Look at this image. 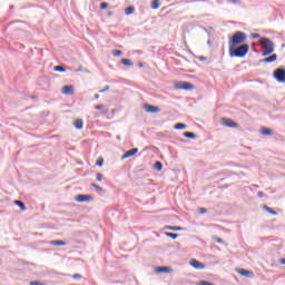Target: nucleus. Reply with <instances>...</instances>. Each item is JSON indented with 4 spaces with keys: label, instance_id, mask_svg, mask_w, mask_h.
Wrapping results in <instances>:
<instances>
[{
    "label": "nucleus",
    "instance_id": "f257e3e1",
    "mask_svg": "<svg viewBox=\"0 0 285 285\" xmlns=\"http://www.w3.org/2000/svg\"><path fill=\"white\" fill-rule=\"evenodd\" d=\"M248 50H250V46H248V43H243L238 47H229V57L244 59V57L248 55Z\"/></svg>",
    "mask_w": 285,
    "mask_h": 285
},
{
    "label": "nucleus",
    "instance_id": "f03ea898",
    "mask_svg": "<svg viewBox=\"0 0 285 285\" xmlns=\"http://www.w3.org/2000/svg\"><path fill=\"white\" fill-rule=\"evenodd\" d=\"M246 39H248V37L244 31H236L229 39L228 46L229 48L240 46V43H245Z\"/></svg>",
    "mask_w": 285,
    "mask_h": 285
},
{
    "label": "nucleus",
    "instance_id": "7ed1b4c3",
    "mask_svg": "<svg viewBox=\"0 0 285 285\" xmlns=\"http://www.w3.org/2000/svg\"><path fill=\"white\" fill-rule=\"evenodd\" d=\"M273 77L276 79V81H278V83H285V69L277 68L274 70Z\"/></svg>",
    "mask_w": 285,
    "mask_h": 285
},
{
    "label": "nucleus",
    "instance_id": "20e7f679",
    "mask_svg": "<svg viewBox=\"0 0 285 285\" xmlns=\"http://www.w3.org/2000/svg\"><path fill=\"white\" fill-rule=\"evenodd\" d=\"M177 90H194L195 85L188 81H180L176 83Z\"/></svg>",
    "mask_w": 285,
    "mask_h": 285
},
{
    "label": "nucleus",
    "instance_id": "39448f33",
    "mask_svg": "<svg viewBox=\"0 0 285 285\" xmlns=\"http://www.w3.org/2000/svg\"><path fill=\"white\" fill-rule=\"evenodd\" d=\"M92 199H95L92 195H77L75 197V200L78 202L79 204H83V202H92Z\"/></svg>",
    "mask_w": 285,
    "mask_h": 285
},
{
    "label": "nucleus",
    "instance_id": "423d86ee",
    "mask_svg": "<svg viewBox=\"0 0 285 285\" xmlns=\"http://www.w3.org/2000/svg\"><path fill=\"white\" fill-rule=\"evenodd\" d=\"M222 124L227 128H237L238 126L237 122L233 121V119H229V118H223Z\"/></svg>",
    "mask_w": 285,
    "mask_h": 285
},
{
    "label": "nucleus",
    "instance_id": "0eeeda50",
    "mask_svg": "<svg viewBox=\"0 0 285 285\" xmlns=\"http://www.w3.org/2000/svg\"><path fill=\"white\" fill-rule=\"evenodd\" d=\"M137 153H139L138 148H132L127 150L122 156L121 159H128V157H135V155H137Z\"/></svg>",
    "mask_w": 285,
    "mask_h": 285
},
{
    "label": "nucleus",
    "instance_id": "6e6552de",
    "mask_svg": "<svg viewBox=\"0 0 285 285\" xmlns=\"http://www.w3.org/2000/svg\"><path fill=\"white\" fill-rule=\"evenodd\" d=\"M190 266H193V268H196V271H203V268H205L204 264L195 258L190 261Z\"/></svg>",
    "mask_w": 285,
    "mask_h": 285
},
{
    "label": "nucleus",
    "instance_id": "1a4fd4ad",
    "mask_svg": "<svg viewBox=\"0 0 285 285\" xmlns=\"http://www.w3.org/2000/svg\"><path fill=\"white\" fill-rule=\"evenodd\" d=\"M259 43L262 46H264L265 48H271V47H275V43H273V41L268 38H261L259 39Z\"/></svg>",
    "mask_w": 285,
    "mask_h": 285
},
{
    "label": "nucleus",
    "instance_id": "9d476101",
    "mask_svg": "<svg viewBox=\"0 0 285 285\" xmlns=\"http://www.w3.org/2000/svg\"><path fill=\"white\" fill-rule=\"evenodd\" d=\"M144 110H146V112H160L159 107L148 104L144 105Z\"/></svg>",
    "mask_w": 285,
    "mask_h": 285
},
{
    "label": "nucleus",
    "instance_id": "9b49d317",
    "mask_svg": "<svg viewBox=\"0 0 285 285\" xmlns=\"http://www.w3.org/2000/svg\"><path fill=\"white\" fill-rule=\"evenodd\" d=\"M277 61V55L276 53H273L272 56L267 57V58H264L261 60V63H273Z\"/></svg>",
    "mask_w": 285,
    "mask_h": 285
},
{
    "label": "nucleus",
    "instance_id": "f8f14e48",
    "mask_svg": "<svg viewBox=\"0 0 285 285\" xmlns=\"http://www.w3.org/2000/svg\"><path fill=\"white\" fill-rule=\"evenodd\" d=\"M171 272H173V268L168 266L156 267V273H171Z\"/></svg>",
    "mask_w": 285,
    "mask_h": 285
},
{
    "label": "nucleus",
    "instance_id": "ddd939ff",
    "mask_svg": "<svg viewBox=\"0 0 285 285\" xmlns=\"http://www.w3.org/2000/svg\"><path fill=\"white\" fill-rule=\"evenodd\" d=\"M239 275L243 277H253V272L248 269L240 268L238 269Z\"/></svg>",
    "mask_w": 285,
    "mask_h": 285
},
{
    "label": "nucleus",
    "instance_id": "4468645a",
    "mask_svg": "<svg viewBox=\"0 0 285 285\" xmlns=\"http://www.w3.org/2000/svg\"><path fill=\"white\" fill-rule=\"evenodd\" d=\"M275 52V47H267L265 50H263L262 56L268 57V55H273Z\"/></svg>",
    "mask_w": 285,
    "mask_h": 285
},
{
    "label": "nucleus",
    "instance_id": "2eb2a0df",
    "mask_svg": "<svg viewBox=\"0 0 285 285\" xmlns=\"http://www.w3.org/2000/svg\"><path fill=\"white\" fill-rule=\"evenodd\" d=\"M73 90L72 86H65L62 87V95H72Z\"/></svg>",
    "mask_w": 285,
    "mask_h": 285
},
{
    "label": "nucleus",
    "instance_id": "dca6fc26",
    "mask_svg": "<svg viewBox=\"0 0 285 285\" xmlns=\"http://www.w3.org/2000/svg\"><path fill=\"white\" fill-rule=\"evenodd\" d=\"M75 128H77V130H81L83 128V120L82 119H77L73 122Z\"/></svg>",
    "mask_w": 285,
    "mask_h": 285
},
{
    "label": "nucleus",
    "instance_id": "f3484780",
    "mask_svg": "<svg viewBox=\"0 0 285 285\" xmlns=\"http://www.w3.org/2000/svg\"><path fill=\"white\" fill-rule=\"evenodd\" d=\"M261 135H265V136L273 135V129L263 127L261 129Z\"/></svg>",
    "mask_w": 285,
    "mask_h": 285
},
{
    "label": "nucleus",
    "instance_id": "a211bd4d",
    "mask_svg": "<svg viewBox=\"0 0 285 285\" xmlns=\"http://www.w3.org/2000/svg\"><path fill=\"white\" fill-rule=\"evenodd\" d=\"M184 137H186L187 139H197V135H195V132H190V131L184 132Z\"/></svg>",
    "mask_w": 285,
    "mask_h": 285
},
{
    "label": "nucleus",
    "instance_id": "6ab92c4d",
    "mask_svg": "<svg viewBox=\"0 0 285 285\" xmlns=\"http://www.w3.org/2000/svg\"><path fill=\"white\" fill-rule=\"evenodd\" d=\"M50 244L52 246H66L67 243L63 240H51Z\"/></svg>",
    "mask_w": 285,
    "mask_h": 285
},
{
    "label": "nucleus",
    "instance_id": "aec40b11",
    "mask_svg": "<svg viewBox=\"0 0 285 285\" xmlns=\"http://www.w3.org/2000/svg\"><path fill=\"white\" fill-rule=\"evenodd\" d=\"M13 204H16V206H19L20 210H26V204H23V202L14 200Z\"/></svg>",
    "mask_w": 285,
    "mask_h": 285
},
{
    "label": "nucleus",
    "instance_id": "412c9836",
    "mask_svg": "<svg viewBox=\"0 0 285 285\" xmlns=\"http://www.w3.org/2000/svg\"><path fill=\"white\" fill-rule=\"evenodd\" d=\"M263 208L269 213V215H277V212L273 210V208L268 207V205H264Z\"/></svg>",
    "mask_w": 285,
    "mask_h": 285
},
{
    "label": "nucleus",
    "instance_id": "4be33fe9",
    "mask_svg": "<svg viewBox=\"0 0 285 285\" xmlns=\"http://www.w3.org/2000/svg\"><path fill=\"white\" fill-rule=\"evenodd\" d=\"M111 55H112L114 57H121V55H124V52H122L121 50H119V49H114V50L111 51Z\"/></svg>",
    "mask_w": 285,
    "mask_h": 285
},
{
    "label": "nucleus",
    "instance_id": "5701e85b",
    "mask_svg": "<svg viewBox=\"0 0 285 285\" xmlns=\"http://www.w3.org/2000/svg\"><path fill=\"white\" fill-rule=\"evenodd\" d=\"M186 128V124L178 122L175 125V130H184Z\"/></svg>",
    "mask_w": 285,
    "mask_h": 285
},
{
    "label": "nucleus",
    "instance_id": "b1692460",
    "mask_svg": "<svg viewBox=\"0 0 285 285\" xmlns=\"http://www.w3.org/2000/svg\"><path fill=\"white\" fill-rule=\"evenodd\" d=\"M165 235L167 237H170V239H177V237H179V234L168 233V232H166Z\"/></svg>",
    "mask_w": 285,
    "mask_h": 285
},
{
    "label": "nucleus",
    "instance_id": "393cba45",
    "mask_svg": "<svg viewBox=\"0 0 285 285\" xmlns=\"http://www.w3.org/2000/svg\"><path fill=\"white\" fill-rule=\"evenodd\" d=\"M151 8H153V10H158V8H159V0H153L151 1Z\"/></svg>",
    "mask_w": 285,
    "mask_h": 285
},
{
    "label": "nucleus",
    "instance_id": "a878e982",
    "mask_svg": "<svg viewBox=\"0 0 285 285\" xmlns=\"http://www.w3.org/2000/svg\"><path fill=\"white\" fill-rule=\"evenodd\" d=\"M135 12V7H127L125 9V14H132Z\"/></svg>",
    "mask_w": 285,
    "mask_h": 285
},
{
    "label": "nucleus",
    "instance_id": "bb28decb",
    "mask_svg": "<svg viewBox=\"0 0 285 285\" xmlns=\"http://www.w3.org/2000/svg\"><path fill=\"white\" fill-rule=\"evenodd\" d=\"M166 228H167V230H174V232L184 230V228H181L179 226H167Z\"/></svg>",
    "mask_w": 285,
    "mask_h": 285
},
{
    "label": "nucleus",
    "instance_id": "cd10ccee",
    "mask_svg": "<svg viewBox=\"0 0 285 285\" xmlns=\"http://www.w3.org/2000/svg\"><path fill=\"white\" fill-rule=\"evenodd\" d=\"M154 168H155L156 170H161V168H164V165L161 164V161H156V163L154 164Z\"/></svg>",
    "mask_w": 285,
    "mask_h": 285
},
{
    "label": "nucleus",
    "instance_id": "c85d7f7f",
    "mask_svg": "<svg viewBox=\"0 0 285 285\" xmlns=\"http://www.w3.org/2000/svg\"><path fill=\"white\" fill-rule=\"evenodd\" d=\"M53 70L56 72H66V68H63L62 66H56V67H53Z\"/></svg>",
    "mask_w": 285,
    "mask_h": 285
},
{
    "label": "nucleus",
    "instance_id": "c756f323",
    "mask_svg": "<svg viewBox=\"0 0 285 285\" xmlns=\"http://www.w3.org/2000/svg\"><path fill=\"white\" fill-rule=\"evenodd\" d=\"M121 63H122V66H132V60H130V59H122Z\"/></svg>",
    "mask_w": 285,
    "mask_h": 285
},
{
    "label": "nucleus",
    "instance_id": "7c9ffc66",
    "mask_svg": "<svg viewBox=\"0 0 285 285\" xmlns=\"http://www.w3.org/2000/svg\"><path fill=\"white\" fill-rule=\"evenodd\" d=\"M214 242H217V244H224V239L217 236H213Z\"/></svg>",
    "mask_w": 285,
    "mask_h": 285
},
{
    "label": "nucleus",
    "instance_id": "2f4dec72",
    "mask_svg": "<svg viewBox=\"0 0 285 285\" xmlns=\"http://www.w3.org/2000/svg\"><path fill=\"white\" fill-rule=\"evenodd\" d=\"M96 179H97V181H102L104 175H102L101 173H98V174L96 175Z\"/></svg>",
    "mask_w": 285,
    "mask_h": 285
},
{
    "label": "nucleus",
    "instance_id": "473e14b6",
    "mask_svg": "<svg viewBox=\"0 0 285 285\" xmlns=\"http://www.w3.org/2000/svg\"><path fill=\"white\" fill-rule=\"evenodd\" d=\"M108 8V2L100 3V10H106Z\"/></svg>",
    "mask_w": 285,
    "mask_h": 285
},
{
    "label": "nucleus",
    "instance_id": "72a5a7b5",
    "mask_svg": "<svg viewBox=\"0 0 285 285\" xmlns=\"http://www.w3.org/2000/svg\"><path fill=\"white\" fill-rule=\"evenodd\" d=\"M91 187L96 188V190H100V191L104 190V188L99 187V185H97L95 183L91 184Z\"/></svg>",
    "mask_w": 285,
    "mask_h": 285
},
{
    "label": "nucleus",
    "instance_id": "f704fd0d",
    "mask_svg": "<svg viewBox=\"0 0 285 285\" xmlns=\"http://www.w3.org/2000/svg\"><path fill=\"white\" fill-rule=\"evenodd\" d=\"M198 213H200V215H204L205 213H208V209H206L205 207H200L198 209Z\"/></svg>",
    "mask_w": 285,
    "mask_h": 285
},
{
    "label": "nucleus",
    "instance_id": "c9c22d12",
    "mask_svg": "<svg viewBox=\"0 0 285 285\" xmlns=\"http://www.w3.org/2000/svg\"><path fill=\"white\" fill-rule=\"evenodd\" d=\"M96 166H104V158H99V159L96 161Z\"/></svg>",
    "mask_w": 285,
    "mask_h": 285
},
{
    "label": "nucleus",
    "instance_id": "e433bc0d",
    "mask_svg": "<svg viewBox=\"0 0 285 285\" xmlns=\"http://www.w3.org/2000/svg\"><path fill=\"white\" fill-rule=\"evenodd\" d=\"M29 285H46V284L40 283L38 281H32V282L29 283Z\"/></svg>",
    "mask_w": 285,
    "mask_h": 285
},
{
    "label": "nucleus",
    "instance_id": "4c0bfd02",
    "mask_svg": "<svg viewBox=\"0 0 285 285\" xmlns=\"http://www.w3.org/2000/svg\"><path fill=\"white\" fill-rule=\"evenodd\" d=\"M110 90L109 86H106L104 89H100L99 92H108Z\"/></svg>",
    "mask_w": 285,
    "mask_h": 285
},
{
    "label": "nucleus",
    "instance_id": "58836bf2",
    "mask_svg": "<svg viewBox=\"0 0 285 285\" xmlns=\"http://www.w3.org/2000/svg\"><path fill=\"white\" fill-rule=\"evenodd\" d=\"M95 110H104V105H96Z\"/></svg>",
    "mask_w": 285,
    "mask_h": 285
},
{
    "label": "nucleus",
    "instance_id": "ea45409f",
    "mask_svg": "<svg viewBox=\"0 0 285 285\" xmlns=\"http://www.w3.org/2000/svg\"><path fill=\"white\" fill-rule=\"evenodd\" d=\"M259 37H261L259 33H252L250 36L252 39H259Z\"/></svg>",
    "mask_w": 285,
    "mask_h": 285
},
{
    "label": "nucleus",
    "instance_id": "a19ab883",
    "mask_svg": "<svg viewBox=\"0 0 285 285\" xmlns=\"http://www.w3.org/2000/svg\"><path fill=\"white\" fill-rule=\"evenodd\" d=\"M72 278L73 279H81V274H73Z\"/></svg>",
    "mask_w": 285,
    "mask_h": 285
},
{
    "label": "nucleus",
    "instance_id": "79ce46f5",
    "mask_svg": "<svg viewBox=\"0 0 285 285\" xmlns=\"http://www.w3.org/2000/svg\"><path fill=\"white\" fill-rule=\"evenodd\" d=\"M200 285H215V284H213V283H210V282H208V281H203V282L200 283Z\"/></svg>",
    "mask_w": 285,
    "mask_h": 285
},
{
    "label": "nucleus",
    "instance_id": "37998d69",
    "mask_svg": "<svg viewBox=\"0 0 285 285\" xmlns=\"http://www.w3.org/2000/svg\"><path fill=\"white\" fill-rule=\"evenodd\" d=\"M76 72H83V67H79L78 69H76Z\"/></svg>",
    "mask_w": 285,
    "mask_h": 285
},
{
    "label": "nucleus",
    "instance_id": "c03bdc74",
    "mask_svg": "<svg viewBox=\"0 0 285 285\" xmlns=\"http://www.w3.org/2000/svg\"><path fill=\"white\" fill-rule=\"evenodd\" d=\"M257 197H259V198L264 197V191H258Z\"/></svg>",
    "mask_w": 285,
    "mask_h": 285
},
{
    "label": "nucleus",
    "instance_id": "a18cd8bd",
    "mask_svg": "<svg viewBox=\"0 0 285 285\" xmlns=\"http://www.w3.org/2000/svg\"><path fill=\"white\" fill-rule=\"evenodd\" d=\"M198 59H199V61H206V57H204V56H200V57H198Z\"/></svg>",
    "mask_w": 285,
    "mask_h": 285
},
{
    "label": "nucleus",
    "instance_id": "49530a36",
    "mask_svg": "<svg viewBox=\"0 0 285 285\" xmlns=\"http://www.w3.org/2000/svg\"><path fill=\"white\" fill-rule=\"evenodd\" d=\"M230 1V3H239V1H242V0H229Z\"/></svg>",
    "mask_w": 285,
    "mask_h": 285
},
{
    "label": "nucleus",
    "instance_id": "de8ad7c7",
    "mask_svg": "<svg viewBox=\"0 0 285 285\" xmlns=\"http://www.w3.org/2000/svg\"><path fill=\"white\" fill-rule=\"evenodd\" d=\"M279 264H283V265H284V264H285V258H281V259H279Z\"/></svg>",
    "mask_w": 285,
    "mask_h": 285
},
{
    "label": "nucleus",
    "instance_id": "09e8293b",
    "mask_svg": "<svg viewBox=\"0 0 285 285\" xmlns=\"http://www.w3.org/2000/svg\"><path fill=\"white\" fill-rule=\"evenodd\" d=\"M138 68H144V63L142 62H138Z\"/></svg>",
    "mask_w": 285,
    "mask_h": 285
},
{
    "label": "nucleus",
    "instance_id": "8fccbe9b",
    "mask_svg": "<svg viewBox=\"0 0 285 285\" xmlns=\"http://www.w3.org/2000/svg\"><path fill=\"white\" fill-rule=\"evenodd\" d=\"M82 72L90 73V70H88V69L85 68V69L82 70Z\"/></svg>",
    "mask_w": 285,
    "mask_h": 285
},
{
    "label": "nucleus",
    "instance_id": "3c124183",
    "mask_svg": "<svg viewBox=\"0 0 285 285\" xmlns=\"http://www.w3.org/2000/svg\"><path fill=\"white\" fill-rule=\"evenodd\" d=\"M94 99H99V94H96V95L94 96Z\"/></svg>",
    "mask_w": 285,
    "mask_h": 285
},
{
    "label": "nucleus",
    "instance_id": "603ef678",
    "mask_svg": "<svg viewBox=\"0 0 285 285\" xmlns=\"http://www.w3.org/2000/svg\"><path fill=\"white\" fill-rule=\"evenodd\" d=\"M208 46H210V40L207 41Z\"/></svg>",
    "mask_w": 285,
    "mask_h": 285
}]
</instances>
